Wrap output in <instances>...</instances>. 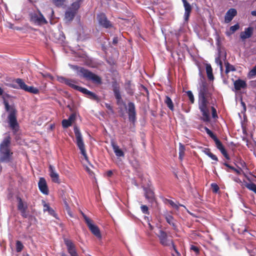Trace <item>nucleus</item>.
Returning a JSON list of instances; mask_svg holds the SVG:
<instances>
[{
  "instance_id": "f257e3e1",
  "label": "nucleus",
  "mask_w": 256,
  "mask_h": 256,
  "mask_svg": "<svg viewBox=\"0 0 256 256\" xmlns=\"http://www.w3.org/2000/svg\"><path fill=\"white\" fill-rule=\"evenodd\" d=\"M212 96L208 86L206 82L202 83L198 88V108L202 114L200 120L204 122H208L210 120L208 108V98Z\"/></svg>"
},
{
  "instance_id": "f03ea898",
  "label": "nucleus",
  "mask_w": 256,
  "mask_h": 256,
  "mask_svg": "<svg viewBox=\"0 0 256 256\" xmlns=\"http://www.w3.org/2000/svg\"><path fill=\"white\" fill-rule=\"evenodd\" d=\"M4 104L6 110L9 113L8 116L9 126L14 134H16L19 130L16 118L17 110L14 105L10 106L8 102L5 100H4Z\"/></svg>"
},
{
  "instance_id": "7ed1b4c3",
  "label": "nucleus",
  "mask_w": 256,
  "mask_h": 256,
  "mask_svg": "<svg viewBox=\"0 0 256 256\" xmlns=\"http://www.w3.org/2000/svg\"><path fill=\"white\" fill-rule=\"evenodd\" d=\"M72 68L76 70L77 74L80 78H84L86 80L92 81L94 84H102V78L90 70L78 66H73Z\"/></svg>"
},
{
  "instance_id": "20e7f679",
  "label": "nucleus",
  "mask_w": 256,
  "mask_h": 256,
  "mask_svg": "<svg viewBox=\"0 0 256 256\" xmlns=\"http://www.w3.org/2000/svg\"><path fill=\"white\" fill-rule=\"evenodd\" d=\"M10 144V138H5L0 144V162L8 163L11 160L12 152L9 148Z\"/></svg>"
},
{
  "instance_id": "39448f33",
  "label": "nucleus",
  "mask_w": 256,
  "mask_h": 256,
  "mask_svg": "<svg viewBox=\"0 0 256 256\" xmlns=\"http://www.w3.org/2000/svg\"><path fill=\"white\" fill-rule=\"evenodd\" d=\"M74 130L76 138V144L80 151V154L84 156V158L88 160V156L80 130L76 126H75L74 128Z\"/></svg>"
},
{
  "instance_id": "423d86ee",
  "label": "nucleus",
  "mask_w": 256,
  "mask_h": 256,
  "mask_svg": "<svg viewBox=\"0 0 256 256\" xmlns=\"http://www.w3.org/2000/svg\"><path fill=\"white\" fill-rule=\"evenodd\" d=\"M82 214L84 218V219L85 222L86 223L91 232L98 238L100 240L101 239L102 235L98 227L97 226L93 224L92 220L88 218L84 213H82Z\"/></svg>"
},
{
  "instance_id": "0eeeda50",
  "label": "nucleus",
  "mask_w": 256,
  "mask_h": 256,
  "mask_svg": "<svg viewBox=\"0 0 256 256\" xmlns=\"http://www.w3.org/2000/svg\"><path fill=\"white\" fill-rule=\"evenodd\" d=\"M30 21L36 25L41 26L48 24V21L39 10L38 14L36 12H32L30 14Z\"/></svg>"
},
{
  "instance_id": "6e6552de",
  "label": "nucleus",
  "mask_w": 256,
  "mask_h": 256,
  "mask_svg": "<svg viewBox=\"0 0 256 256\" xmlns=\"http://www.w3.org/2000/svg\"><path fill=\"white\" fill-rule=\"evenodd\" d=\"M157 236L159 239L160 243L164 246H169L174 244L172 240L168 239L167 233L162 230H160Z\"/></svg>"
},
{
  "instance_id": "1a4fd4ad",
  "label": "nucleus",
  "mask_w": 256,
  "mask_h": 256,
  "mask_svg": "<svg viewBox=\"0 0 256 256\" xmlns=\"http://www.w3.org/2000/svg\"><path fill=\"white\" fill-rule=\"evenodd\" d=\"M98 24L102 28H108L112 27V22L108 20L106 14L100 13L96 16Z\"/></svg>"
},
{
  "instance_id": "9d476101",
  "label": "nucleus",
  "mask_w": 256,
  "mask_h": 256,
  "mask_svg": "<svg viewBox=\"0 0 256 256\" xmlns=\"http://www.w3.org/2000/svg\"><path fill=\"white\" fill-rule=\"evenodd\" d=\"M76 90H77L87 96V97L93 100H95L97 102L100 101V98L94 92H90L84 88H82L80 86H75Z\"/></svg>"
},
{
  "instance_id": "9b49d317",
  "label": "nucleus",
  "mask_w": 256,
  "mask_h": 256,
  "mask_svg": "<svg viewBox=\"0 0 256 256\" xmlns=\"http://www.w3.org/2000/svg\"><path fill=\"white\" fill-rule=\"evenodd\" d=\"M128 115L130 121L134 122L136 120V110L134 102L128 103Z\"/></svg>"
},
{
  "instance_id": "f8f14e48",
  "label": "nucleus",
  "mask_w": 256,
  "mask_h": 256,
  "mask_svg": "<svg viewBox=\"0 0 256 256\" xmlns=\"http://www.w3.org/2000/svg\"><path fill=\"white\" fill-rule=\"evenodd\" d=\"M214 140L216 144L217 148L220 150L224 156L228 160H230V157L227 153V152L224 148L222 142L218 139L217 137Z\"/></svg>"
},
{
  "instance_id": "ddd939ff",
  "label": "nucleus",
  "mask_w": 256,
  "mask_h": 256,
  "mask_svg": "<svg viewBox=\"0 0 256 256\" xmlns=\"http://www.w3.org/2000/svg\"><path fill=\"white\" fill-rule=\"evenodd\" d=\"M40 190L44 194L48 195L49 192L48 185L44 178H40L38 182Z\"/></svg>"
},
{
  "instance_id": "4468645a",
  "label": "nucleus",
  "mask_w": 256,
  "mask_h": 256,
  "mask_svg": "<svg viewBox=\"0 0 256 256\" xmlns=\"http://www.w3.org/2000/svg\"><path fill=\"white\" fill-rule=\"evenodd\" d=\"M48 168L50 172V176L52 181L54 182L60 184V182L59 178V175L56 172L54 166L51 164H50Z\"/></svg>"
},
{
  "instance_id": "2eb2a0df",
  "label": "nucleus",
  "mask_w": 256,
  "mask_h": 256,
  "mask_svg": "<svg viewBox=\"0 0 256 256\" xmlns=\"http://www.w3.org/2000/svg\"><path fill=\"white\" fill-rule=\"evenodd\" d=\"M184 8V18L185 21H188L190 16L192 8L186 0H182Z\"/></svg>"
},
{
  "instance_id": "dca6fc26",
  "label": "nucleus",
  "mask_w": 256,
  "mask_h": 256,
  "mask_svg": "<svg viewBox=\"0 0 256 256\" xmlns=\"http://www.w3.org/2000/svg\"><path fill=\"white\" fill-rule=\"evenodd\" d=\"M237 14V11L235 8L229 9L224 16V21L226 23L230 22L233 18Z\"/></svg>"
},
{
  "instance_id": "f3484780",
  "label": "nucleus",
  "mask_w": 256,
  "mask_h": 256,
  "mask_svg": "<svg viewBox=\"0 0 256 256\" xmlns=\"http://www.w3.org/2000/svg\"><path fill=\"white\" fill-rule=\"evenodd\" d=\"M111 146L116 156L117 157H124V154L123 151L120 148L119 146L114 141L111 142Z\"/></svg>"
},
{
  "instance_id": "a211bd4d",
  "label": "nucleus",
  "mask_w": 256,
  "mask_h": 256,
  "mask_svg": "<svg viewBox=\"0 0 256 256\" xmlns=\"http://www.w3.org/2000/svg\"><path fill=\"white\" fill-rule=\"evenodd\" d=\"M58 80L60 82L64 83L74 90H76L75 86H76L74 84V81L72 80L68 79L63 76H58Z\"/></svg>"
},
{
  "instance_id": "6ab92c4d",
  "label": "nucleus",
  "mask_w": 256,
  "mask_h": 256,
  "mask_svg": "<svg viewBox=\"0 0 256 256\" xmlns=\"http://www.w3.org/2000/svg\"><path fill=\"white\" fill-rule=\"evenodd\" d=\"M113 92L114 96L117 100V103L119 104L122 101V98L120 90V86L117 84L112 85Z\"/></svg>"
},
{
  "instance_id": "aec40b11",
  "label": "nucleus",
  "mask_w": 256,
  "mask_h": 256,
  "mask_svg": "<svg viewBox=\"0 0 256 256\" xmlns=\"http://www.w3.org/2000/svg\"><path fill=\"white\" fill-rule=\"evenodd\" d=\"M234 87L236 90H240L242 88H246L247 86L246 82L241 79H238L234 82Z\"/></svg>"
},
{
  "instance_id": "412c9836",
  "label": "nucleus",
  "mask_w": 256,
  "mask_h": 256,
  "mask_svg": "<svg viewBox=\"0 0 256 256\" xmlns=\"http://www.w3.org/2000/svg\"><path fill=\"white\" fill-rule=\"evenodd\" d=\"M253 28L248 27L245 28L244 32H242L240 34V37L242 40L250 38L252 34Z\"/></svg>"
},
{
  "instance_id": "4be33fe9",
  "label": "nucleus",
  "mask_w": 256,
  "mask_h": 256,
  "mask_svg": "<svg viewBox=\"0 0 256 256\" xmlns=\"http://www.w3.org/2000/svg\"><path fill=\"white\" fill-rule=\"evenodd\" d=\"M145 197L151 203H152L155 200L154 192L150 189L146 190Z\"/></svg>"
},
{
  "instance_id": "5701e85b",
  "label": "nucleus",
  "mask_w": 256,
  "mask_h": 256,
  "mask_svg": "<svg viewBox=\"0 0 256 256\" xmlns=\"http://www.w3.org/2000/svg\"><path fill=\"white\" fill-rule=\"evenodd\" d=\"M44 202V212H48V214L53 216L54 218H56V214L54 210L50 206L49 204L46 203L45 202Z\"/></svg>"
},
{
  "instance_id": "b1692460",
  "label": "nucleus",
  "mask_w": 256,
  "mask_h": 256,
  "mask_svg": "<svg viewBox=\"0 0 256 256\" xmlns=\"http://www.w3.org/2000/svg\"><path fill=\"white\" fill-rule=\"evenodd\" d=\"M206 70L208 79L210 80H213L214 76L212 73V68L210 64H206Z\"/></svg>"
},
{
  "instance_id": "393cba45",
  "label": "nucleus",
  "mask_w": 256,
  "mask_h": 256,
  "mask_svg": "<svg viewBox=\"0 0 256 256\" xmlns=\"http://www.w3.org/2000/svg\"><path fill=\"white\" fill-rule=\"evenodd\" d=\"M76 12L69 8L65 12V18L68 21H72L74 18Z\"/></svg>"
},
{
  "instance_id": "a878e982",
  "label": "nucleus",
  "mask_w": 256,
  "mask_h": 256,
  "mask_svg": "<svg viewBox=\"0 0 256 256\" xmlns=\"http://www.w3.org/2000/svg\"><path fill=\"white\" fill-rule=\"evenodd\" d=\"M164 217H165L166 222L172 226L174 230H176V226L175 224V223L174 222V217L172 215L168 214H166L164 216Z\"/></svg>"
},
{
  "instance_id": "bb28decb",
  "label": "nucleus",
  "mask_w": 256,
  "mask_h": 256,
  "mask_svg": "<svg viewBox=\"0 0 256 256\" xmlns=\"http://www.w3.org/2000/svg\"><path fill=\"white\" fill-rule=\"evenodd\" d=\"M164 103L166 104L167 106L172 111L174 110V106L173 102L171 98L168 96H166L164 99Z\"/></svg>"
},
{
  "instance_id": "cd10ccee",
  "label": "nucleus",
  "mask_w": 256,
  "mask_h": 256,
  "mask_svg": "<svg viewBox=\"0 0 256 256\" xmlns=\"http://www.w3.org/2000/svg\"><path fill=\"white\" fill-rule=\"evenodd\" d=\"M202 152L207 156H208L212 160L218 161V158L217 156L214 154L210 152V150L208 148H204Z\"/></svg>"
},
{
  "instance_id": "c85d7f7f",
  "label": "nucleus",
  "mask_w": 256,
  "mask_h": 256,
  "mask_svg": "<svg viewBox=\"0 0 256 256\" xmlns=\"http://www.w3.org/2000/svg\"><path fill=\"white\" fill-rule=\"evenodd\" d=\"M16 198L18 202V210L20 211L22 210H27L28 206L26 204H24L22 199L18 196Z\"/></svg>"
},
{
  "instance_id": "c756f323",
  "label": "nucleus",
  "mask_w": 256,
  "mask_h": 256,
  "mask_svg": "<svg viewBox=\"0 0 256 256\" xmlns=\"http://www.w3.org/2000/svg\"><path fill=\"white\" fill-rule=\"evenodd\" d=\"M80 0H76L71 4V6L69 8L77 13L78 10L80 8Z\"/></svg>"
},
{
  "instance_id": "7c9ffc66",
  "label": "nucleus",
  "mask_w": 256,
  "mask_h": 256,
  "mask_svg": "<svg viewBox=\"0 0 256 256\" xmlns=\"http://www.w3.org/2000/svg\"><path fill=\"white\" fill-rule=\"evenodd\" d=\"M16 82L18 84L20 88L21 89L24 90H26L28 86L25 84V82L23 81L20 78H17L16 80Z\"/></svg>"
},
{
  "instance_id": "2f4dec72",
  "label": "nucleus",
  "mask_w": 256,
  "mask_h": 256,
  "mask_svg": "<svg viewBox=\"0 0 256 256\" xmlns=\"http://www.w3.org/2000/svg\"><path fill=\"white\" fill-rule=\"evenodd\" d=\"M226 66V73L228 74L230 72H234L236 70L234 66L230 64L228 62H225Z\"/></svg>"
},
{
  "instance_id": "473e14b6",
  "label": "nucleus",
  "mask_w": 256,
  "mask_h": 256,
  "mask_svg": "<svg viewBox=\"0 0 256 256\" xmlns=\"http://www.w3.org/2000/svg\"><path fill=\"white\" fill-rule=\"evenodd\" d=\"M185 148L181 143L179 144V158L182 160L184 156Z\"/></svg>"
},
{
  "instance_id": "72a5a7b5",
  "label": "nucleus",
  "mask_w": 256,
  "mask_h": 256,
  "mask_svg": "<svg viewBox=\"0 0 256 256\" xmlns=\"http://www.w3.org/2000/svg\"><path fill=\"white\" fill-rule=\"evenodd\" d=\"M53 4L56 7H62L66 2V0H50Z\"/></svg>"
},
{
  "instance_id": "f704fd0d",
  "label": "nucleus",
  "mask_w": 256,
  "mask_h": 256,
  "mask_svg": "<svg viewBox=\"0 0 256 256\" xmlns=\"http://www.w3.org/2000/svg\"><path fill=\"white\" fill-rule=\"evenodd\" d=\"M245 186L247 188L256 194V184H255L253 182L246 183Z\"/></svg>"
},
{
  "instance_id": "c9c22d12",
  "label": "nucleus",
  "mask_w": 256,
  "mask_h": 256,
  "mask_svg": "<svg viewBox=\"0 0 256 256\" xmlns=\"http://www.w3.org/2000/svg\"><path fill=\"white\" fill-rule=\"evenodd\" d=\"M25 91L30 92L34 94H38L39 92V90L37 88L32 86H28L26 90Z\"/></svg>"
},
{
  "instance_id": "e433bc0d",
  "label": "nucleus",
  "mask_w": 256,
  "mask_h": 256,
  "mask_svg": "<svg viewBox=\"0 0 256 256\" xmlns=\"http://www.w3.org/2000/svg\"><path fill=\"white\" fill-rule=\"evenodd\" d=\"M166 200L172 208H176V210H178L180 206H184V205L181 204H179L178 205L176 204L171 200L166 199Z\"/></svg>"
},
{
  "instance_id": "4c0bfd02",
  "label": "nucleus",
  "mask_w": 256,
  "mask_h": 256,
  "mask_svg": "<svg viewBox=\"0 0 256 256\" xmlns=\"http://www.w3.org/2000/svg\"><path fill=\"white\" fill-rule=\"evenodd\" d=\"M190 250L193 251L194 252L196 256H198L200 253V248L196 246H194L193 244L190 245Z\"/></svg>"
},
{
  "instance_id": "58836bf2",
  "label": "nucleus",
  "mask_w": 256,
  "mask_h": 256,
  "mask_svg": "<svg viewBox=\"0 0 256 256\" xmlns=\"http://www.w3.org/2000/svg\"><path fill=\"white\" fill-rule=\"evenodd\" d=\"M16 250L17 252H20L23 250L24 246L22 242L20 240L16 242Z\"/></svg>"
},
{
  "instance_id": "ea45409f",
  "label": "nucleus",
  "mask_w": 256,
  "mask_h": 256,
  "mask_svg": "<svg viewBox=\"0 0 256 256\" xmlns=\"http://www.w3.org/2000/svg\"><path fill=\"white\" fill-rule=\"evenodd\" d=\"M64 202L65 209H66L67 213L70 217H72V212L70 210V208L68 202H66V200H64Z\"/></svg>"
},
{
  "instance_id": "a19ab883",
  "label": "nucleus",
  "mask_w": 256,
  "mask_h": 256,
  "mask_svg": "<svg viewBox=\"0 0 256 256\" xmlns=\"http://www.w3.org/2000/svg\"><path fill=\"white\" fill-rule=\"evenodd\" d=\"M186 93L187 94V96L189 98V100L191 104H194V94H192V91L190 90H188L187 92H186Z\"/></svg>"
},
{
  "instance_id": "79ce46f5",
  "label": "nucleus",
  "mask_w": 256,
  "mask_h": 256,
  "mask_svg": "<svg viewBox=\"0 0 256 256\" xmlns=\"http://www.w3.org/2000/svg\"><path fill=\"white\" fill-rule=\"evenodd\" d=\"M211 188L214 193L216 194L220 190V188L218 186L216 183H212L211 184Z\"/></svg>"
},
{
  "instance_id": "37998d69",
  "label": "nucleus",
  "mask_w": 256,
  "mask_h": 256,
  "mask_svg": "<svg viewBox=\"0 0 256 256\" xmlns=\"http://www.w3.org/2000/svg\"><path fill=\"white\" fill-rule=\"evenodd\" d=\"M210 110L212 111V118L214 120H217L218 118V115L217 114L216 110L214 106H211Z\"/></svg>"
},
{
  "instance_id": "c03bdc74",
  "label": "nucleus",
  "mask_w": 256,
  "mask_h": 256,
  "mask_svg": "<svg viewBox=\"0 0 256 256\" xmlns=\"http://www.w3.org/2000/svg\"><path fill=\"white\" fill-rule=\"evenodd\" d=\"M62 124L64 128H67L72 125L71 122H70L66 119L63 120H62Z\"/></svg>"
},
{
  "instance_id": "a18cd8bd",
  "label": "nucleus",
  "mask_w": 256,
  "mask_h": 256,
  "mask_svg": "<svg viewBox=\"0 0 256 256\" xmlns=\"http://www.w3.org/2000/svg\"><path fill=\"white\" fill-rule=\"evenodd\" d=\"M140 209L143 214L148 215L150 214L148 208L146 205H142Z\"/></svg>"
},
{
  "instance_id": "49530a36",
  "label": "nucleus",
  "mask_w": 256,
  "mask_h": 256,
  "mask_svg": "<svg viewBox=\"0 0 256 256\" xmlns=\"http://www.w3.org/2000/svg\"><path fill=\"white\" fill-rule=\"evenodd\" d=\"M240 28V26L238 24H234V26H231L230 28V34L234 33L236 30H238Z\"/></svg>"
},
{
  "instance_id": "de8ad7c7",
  "label": "nucleus",
  "mask_w": 256,
  "mask_h": 256,
  "mask_svg": "<svg viewBox=\"0 0 256 256\" xmlns=\"http://www.w3.org/2000/svg\"><path fill=\"white\" fill-rule=\"evenodd\" d=\"M76 118V115L74 114H72L68 118V119H67L70 122H71V124H72V122Z\"/></svg>"
},
{
  "instance_id": "09e8293b",
  "label": "nucleus",
  "mask_w": 256,
  "mask_h": 256,
  "mask_svg": "<svg viewBox=\"0 0 256 256\" xmlns=\"http://www.w3.org/2000/svg\"><path fill=\"white\" fill-rule=\"evenodd\" d=\"M207 134L214 140L216 138V136L210 130V132L207 133Z\"/></svg>"
},
{
  "instance_id": "8fccbe9b",
  "label": "nucleus",
  "mask_w": 256,
  "mask_h": 256,
  "mask_svg": "<svg viewBox=\"0 0 256 256\" xmlns=\"http://www.w3.org/2000/svg\"><path fill=\"white\" fill-rule=\"evenodd\" d=\"M21 216L24 218H26L28 216L27 214H26V210H20Z\"/></svg>"
},
{
  "instance_id": "3c124183",
  "label": "nucleus",
  "mask_w": 256,
  "mask_h": 256,
  "mask_svg": "<svg viewBox=\"0 0 256 256\" xmlns=\"http://www.w3.org/2000/svg\"><path fill=\"white\" fill-rule=\"evenodd\" d=\"M250 74L251 76H254L256 75V68L254 67L250 71Z\"/></svg>"
},
{
  "instance_id": "603ef678",
  "label": "nucleus",
  "mask_w": 256,
  "mask_h": 256,
  "mask_svg": "<svg viewBox=\"0 0 256 256\" xmlns=\"http://www.w3.org/2000/svg\"><path fill=\"white\" fill-rule=\"evenodd\" d=\"M250 74L251 76H254L256 75V68L254 67L250 71Z\"/></svg>"
},
{
  "instance_id": "864d4df0",
  "label": "nucleus",
  "mask_w": 256,
  "mask_h": 256,
  "mask_svg": "<svg viewBox=\"0 0 256 256\" xmlns=\"http://www.w3.org/2000/svg\"><path fill=\"white\" fill-rule=\"evenodd\" d=\"M106 107L109 110H110L112 112H113L112 106H111L110 104L106 103L105 104Z\"/></svg>"
},
{
  "instance_id": "5fc2aeb1",
  "label": "nucleus",
  "mask_w": 256,
  "mask_h": 256,
  "mask_svg": "<svg viewBox=\"0 0 256 256\" xmlns=\"http://www.w3.org/2000/svg\"><path fill=\"white\" fill-rule=\"evenodd\" d=\"M118 42V37H114L112 40V44L114 45H116Z\"/></svg>"
},
{
  "instance_id": "6e6d98bb",
  "label": "nucleus",
  "mask_w": 256,
  "mask_h": 256,
  "mask_svg": "<svg viewBox=\"0 0 256 256\" xmlns=\"http://www.w3.org/2000/svg\"><path fill=\"white\" fill-rule=\"evenodd\" d=\"M112 174H113V172L111 170H108L106 172V174L108 177H111L112 176Z\"/></svg>"
},
{
  "instance_id": "4d7b16f0",
  "label": "nucleus",
  "mask_w": 256,
  "mask_h": 256,
  "mask_svg": "<svg viewBox=\"0 0 256 256\" xmlns=\"http://www.w3.org/2000/svg\"><path fill=\"white\" fill-rule=\"evenodd\" d=\"M242 171V170L240 168H239L238 170L235 168V170H234V172H236L238 174H240Z\"/></svg>"
},
{
  "instance_id": "13d9d810",
  "label": "nucleus",
  "mask_w": 256,
  "mask_h": 256,
  "mask_svg": "<svg viewBox=\"0 0 256 256\" xmlns=\"http://www.w3.org/2000/svg\"><path fill=\"white\" fill-rule=\"evenodd\" d=\"M216 61H218V60H219V64H220V67L221 68H222V61L220 60V58H218L216 59Z\"/></svg>"
},
{
  "instance_id": "bf43d9fd",
  "label": "nucleus",
  "mask_w": 256,
  "mask_h": 256,
  "mask_svg": "<svg viewBox=\"0 0 256 256\" xmlns=\"http://www.w3.org/2000/svg\"><path fill=\"white\" fill-rule=\"evenodd\" d=\"M204 129L206 132V134L210 131V130L206 126L204 128Z\"/></svg>"
},
{
  "instance_id": "052dcab7",
  "label": "nucleus",
  "mask_w": 256,
  "mask_h": 256,
  "mask_svg": "<svg viewBox=\"0 0 256 256\" xmlns=\"http://www.w3.org/2000/svg\"><path fill=\"white\" fill-rule=\"evenodd\" d=\"M204 129L206 132V134L210 131V130L206 126L204 128Z\"/></svg>"
},
{
  "instance_id": "680f3d73",
  "label": "nucleus",
  "mask_w": 256,
  "mask_h": 256,
  "mask_svg": "<svg viewBox=\"0 0 256 256\" xmlns=\"http://www.w3.org/2000/svg\"><path fill=\"white\" fill-rule=\"evenodd\" d=\"M224 165L225 166H226V167L228 168H230V167L231 166H230L228 164L227 162H224Z\"/></svg>"
},
{
  "instance_id": "e2e57ef3",
  "label": "nucleus",
  "mask_w": 256,
  "mask_h": 256,
  "mask_svg": "<svg viewBox=\"0 0 256 256\" xmlns=\"http://www.w3.org/2000/svg\"><path fill=\"white\" fill-rule=\"evenodd\" d=\"M251 14L254 16H256V10H253L251 12Z\"/></svg>"
},
{
  "instance_id": "0e129e2a",
  "label": "nucleus",
  "mask_w": 256,
  "mask_h": 256,
  "mask_svg": "<svg viewBox=\"0 0 256 256\" xmlns=\"http://www.w3.org/2000/svg\"><path fill=\"white\" fill-rule=\"evenodd\" d=\"M4 93L3 90L0 87V96H2Z\"/></svg>"
},
{
  "instance_id": "69168bd1",
  "label": "nucleus",
  "mask_w": 256,
  "mask_h": 256,
  "mask_svg": "<svg viewBox=\"0 0 256 256\" xmlns=\"http://www.w3.org/2000/svg\"><path fill=\"white\" fill-rule=\"evenodd\" d=\"M12 197V194L11 193H10V194H8V199H10Z\"/></svg>"
},
{
  "instance_id": "338daca9",
  "label": "nucleus",
  "mask_w": 256,
  "mask_h": 256,
  "mask_svg": "<svg viewBox=\"0 0 256 256\" xmlns=\"http://www.w3.org/2000/svg\"><path fill=\"white\" fill-rule=\"evenodd\" d=\"M230 169L234 171V170H235L236 168H234V166H230Z\"/></svg>"
},
{
  "instance_id": "774afa93",
  "label": "nucleus",
  "mask_w": 256,
  "mask_h": 256,
  "mask_svg": "<svg viewBox=\"0 0 256 256\" xmlns=\"http://www.w3.org/2000/svg\"><path fill=\"white\" fill-rule=\"evenodd\" d=\"M130 145L132 146V148L133 147V144H132V142L130 144Z\"/></svg>"
}]
</instances>
